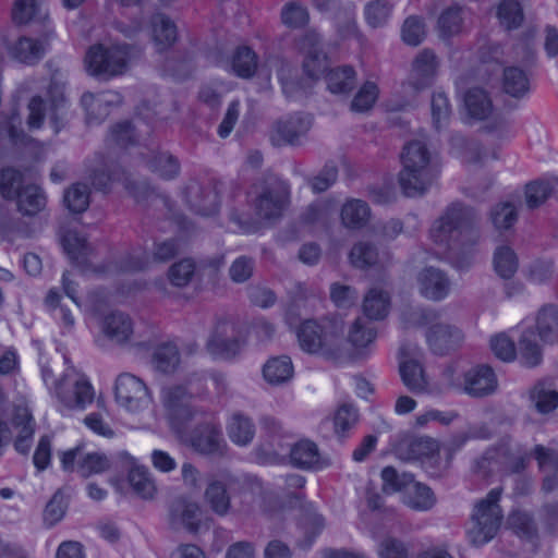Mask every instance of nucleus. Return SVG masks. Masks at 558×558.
I'll return each instance as SVG.
<instances>
[{"instance_id":"1","label":"nucleus","mask_w":558,"mask_h":558,"mask_svg":"<svg viewBox=\"0 0 558 558\" xmlns=\"http://www.w3.org/2000/svg\"><path fill=\"white\" fill-rule=\"evenodd\" d=\"M206 374H195L184 386H166L161 390V402L172 430L195 451L206 456H222L227 447L219 424L214 416L199 422L201 414L192 405L194 396L205 392Z\"/></svg>"},{"instance_id":"2","label":"nucleus","mask_w":558,"mask_h":558,"mask_svg":"<svg viewBox=\"0 0 558 558\" xmlns=\"http://www.w3.org/2000/svg\"><path fill=\"white\" fill-rule=\"evenodd\" d=\"M430 239L436 245L435 257L444 259L454 268H466L474 253L478 231L472 211L461 204L450 205L430 229Z\"/></svg>"},{"instance_id":"3","label":"nucleus","mask_w":558,"mask_h":558,"mask_svg":"<svg viewBox=\"0 0 558 558\" xmlns=\"http://www.w3.org/2000/svg\"><path fill=\"white\" fill-rule=\"evenodd\" d=\"M290 187L288 183L268 173L259 183H255L246 193L247 201L255 211V219L246 220L243 216L233 214L231 221L235 225L234 231L244 234L259 232L264 223H268L281 216L288 204Z\"/></svg>"},{"instance_id":"4","label":"nucleus","mask_w":558,"mask_h":558,"mask_svg":"<svg viewBox=\"0 0 558 558\" xmlns=\"http://www.w3.org/2000/svg\"><path fill=\"white\" fill-rule=\"evenodd\" d=\"M402 170L399 184L404 195L414 197L425 193L438 179L440 165L422 141H412L401 154Z\"/></svg>"},{"instance_id":"5","label":"nucleus","mask_w":558,"mask_h":558,"mask_svg":"<svg viewBox=\"0 0 558 558\" xmlns=\"http://www.w3.org/2000/svg\"><path fill=\"white\" fill-rule=\"evenodd\" d=\"M518 345L524 363L537 365L542 360V349L538 339L544 343L558 341V307L543 306L535 318L526 317L521 320L515 331Z\"/></svg>"},{"instance_id":"6","label":"nucleus","mask_w":558,"mask_h":558,"mask_svg":"<svg viewBox=\"0 0 558 558\" xmlns=\"http://www.w3.org/2000/svg\"><path fill=\"white\" fill-rule=\"evenodd\" d=\"M41 378L50 395L68 410H85L94 402V386L89 378L73 365H66L59 379L49 366L43 365Z\"/></svg>"},{"instance_id":"7","label":"nucleus","mask_w":558,"mask_h":558,"mask_svg":"<svg viewBox=\"0 0 558 558\" xmlns=\"http://www.w3.org/2000/svg\"><path fill=\"white\" fill-rule=\"evenodd\" d=\"M159 109H151L149 105L143 104L137 108V112L132 121H125L116 124L109 134V142L121 148L133 149L144 147L153 151V147L146 144L144 135H149L157 126L158 120L168 119L165 113L163 105H158Z\"/></svg>"},{"instance_id":"8","label":"nucleus","mask_w":558,"mask_h":558,"mask_svg":"<svg viewBox=\"0 0 558 558\" xmlns=\"http://www.w3.org/2000/svg\"><path fill=\"white\" fill-rule=\"evenodd\" d=\"M530 460L527 449L510 438L504 439L498 447L488 449L475 462L474 472L478 476L494 474H514L522 472Z\"/></svg>"},{"instance_id":"9","label":"nucleus","mask_w":558,"mask_h":558,"mask_svg":"<svg viewBox=\"0 0 558 558\" xmlns=\"http://www.w3.org/2000/svg\"><path fill=\"white\" fill-rule=\"evenodd\" d=\"M33 179L31 171L21 172L12 168L0 172V194L3 198L17 201V208L24 215H35L46 205L43 190L29 183Z\"/></svg>"},{"instance_id":"10","label":"nucleus","mask_w":558,"mask_h":558,"mask_svg":"<svg viewBox=\"0 0 558 558\" xmlns=\"http://www.w3.org/2000/svg\"><path fill=\"white\" fill-rule=\"evenodd\" d=\"M16 432L14 448L20 453H27L31 449L35 422L26 405H16L13 409L7 407L4 393L0 389V456L4 447Z\"/></svg>"},{"instance_id":"11","label":"nucleus","mask_w":558,"mask_h":558,"mask_svg":"<svg viewBox=\"0 0 558 558\" xmlns=\"http://www.w3.org/2000/svg\"><path fill=\"white\" fill-rule=\"evenodd\" d=\"M342 331V326L336 322L324 319L318 323L310 319L302 323L296 337L303 351L335 359L341 349Z\"/></svg>"},{"instance_id":"12","label":"nucleus","mask_w":558,"mask_h":558,"mask_svg":"<svg viewBox=\"0 0 558 558\" xmlns=\"http://www.w3.org/2000/svg\"><path fill=\"white\" fill-rule=\"evenodd\" d=\"M134 57L135 49L129 45H116L110 49L94 45L87 50L84 63L89 75L108 80L123 74Z\"/></svg>"},{"instance_id":"13","label":"nucleus","mask_w":558,"mask_h":558,"mask_svg":"<svg viewBox=\"0 0 558 558\" xmlns=\"http://www.w3.org/2000/svg\"><path fill=\"white\" fill-rule=\"evenodd\" d=\"M501 488H494L485 499L475 505L471 525L466 532L473 545L482 546L496 536L502 521V512L499 506Z\"/></svg>"},{"instance_id":"14","label":"nucleus","mask_w":558,"mask_h":558,"mask_svg":"<svg viewBox=\"0 0 558 558\" xmlns=\"http://www.w3.org/2000/svg\"><path fill=\"white\" fill-rule=\"evenodd\" d=\"M383 489L386 494L404 490L403 502L415 510H428L435 504L429 487L414 481L409 473L399 474L395 468L386 466L381 471Z\"/></svg>"},{"instance_id":"15","label":"nucleus","mask_w":558,"mask_h":558,"mask_svg":"<svg viewBox=\"0 0 558 558\" xmlns=\"http://www.w3.org/2000/svg\"><path fill=\"white\" fill-rule=\"evenodd\" d=\"M413 323L428 327L426 333L427 343L436 354H445L462 339L461 330L445 324L440 315L432 310H416L411 313Z\"/></svg>"},{"instance_id":"16","label":"nucleus","mask_w":558,"mask_h":558,"mask_svg":"<svg viewBox=\"0 0 558 558\" xmlns=\"http://www.w3.org/2000/svg\"><path fill=\"white\" fill-rule=\"evenodd\" d=\"M396 456L403 461L418 462L430 476L440 470V447L430 437H405L395 448Z\"/></svg>"},{"instance_id":"17","label":"nucleus","mask_w":558,"mask_h":558,"mask_svg":"<svg viewBox=\"0 0 558 558\" xmlns=\"http://www.w3.org/2000/svg\"><path fill=\"white\" fill-rule=\"evenodd\" d=\"M114 398L118 405L130 413H140L148 409L153 402L145 381L130 373H123L117 377Z\"/></svg>"},{"instance_id":"18","label":"nucleus","mask_w":558,"mask_h":558,"mask_svg":"<svg viewBox=\"0 0 558 558\" xmlns=\"http://www.w3.org/2000/svg\"><path fill=\"white\" fill-rule=\"evenodd\" d=\"M304 476L300 474H289L284 477L287 495L291 501L294 500L301 508L300 527L305 534V541L300 544L302 548H308L314 543L316 536L324 527V519L316 512L312 502H303V496L300 493H290L291 489H300L305 485Z\"/></svg>"},{"instance_id":"19","label":"nucleus","mask_w":558,"mask_h":558,"mask_svg":"<svg viewBox=\"0 0 558 558\" xmlns=\"http://www.w3.org/2000/svg\"><path fill=\"white\" fill-rule=\"evenodd\" d=\"M101 169L93 172L92 184L94 187L101 192L110 190L116 181H121L125 191L133 196L136 201L147 199L154 193L149 184L145 181L135 182L116 165L101 163Z\"/></svg>"},{"instance_id":"20","label":"nucleus","mask_w":558,"mask_h":558,"mask_svg":"<svg viewBox=\"0 0 558 558\" xmlns=\"http://www.w3.org/2000/svg\"><path fill=\"white\" fill-rule=\"evenodd\" d=\"M62 248L69 257L71 264L77 268L82 275L106 274L112 271L110 267H93V250L84 236L74 231H65L60 234Z\"/></svg>"},{"instance_id":"21","label":"nucleus","mask_w":558,"mask_h":558,"mask_svg":"<svg viewBox=\"0 0 558 558\" xmlns=\"http://www.w3.org/2000/svg\"><path fill=\"white\" fill-rule=\"evenodd\" d=\"M229 332L235 333L234 324L228 319L218 320L207 342V351L214 359L231 360L243 349L244 341L238 337L229 339Z\"/></svg>"},{"instance_id":"22","label":"nucleus","mask_w":558,"mask_h":558,"mask_svg":"<svg viewBox=\"0 0 558 558\" xmlns=\"http://www.w3.org/2000/svg\"><path fill=\"white\" fill-rule=\"evenodd\" d=\"M439 61L433 50H422L413 60L408 81L403 84L404 92L416 94L430 85L436 75Z\"/></svg>"},{"instance_id":"23","label":"nucleus","mask_w":558,"mask_h":558,"mask_svg":"<svg viewBox=\"0 0 558 558\" xmlns=\"http://www.w3.org/2000/svg\"><path fill=\"white\" fill-rule=\"evenodd\" d=\"M122 102V96L118 92L107 90L98 94L85 93L81 104L86 112L88 124L100 123L109 114L112 107Z\"/></svg>"},{"instance_id":"24","label":"nucleus","mask_w":558,"mask_h":558,"mask_svg":"<svg viewBox=\"0 0 558 558\" xmlns=\"http://www.w3.org/2000/svg\"><path fill=\"white\" fill-rule=\"evenodd\" d=\"M319 43V36L314 32L307 33L299 43L300 51L305 54L304 72L312 82L325 74L328 66L327 58L320 51Z\"/></svg>"},{"instance_id":"25","label":"nucleus","mask_w":558,"mask_h":558,"mask_svg":"<svg viewBox=\"0 0 558 558\" xmlns=\"http://www.w3.org/2000/svg\"><path fill=\"white\" fill-rule=\"evenodd\" d=\"M185 203L197 215L211 216L218 211L219 196L217 186L203 187L198 182H191L183 194Z\"/></svg>"},{"instance_id":"26","label":"nucleus","mask_w":558,"mask_h":558,"mask_svg":"<svg viewBox=\"0 0 558 558\" xmlns=\"http://www.w3.org/2000/svg\"><path fill=\"white\" fill-rule=\"evenodd\" d=\"M312 125V118L305 113H295L276 123L271 140L276 145L296 144Z\"/></svg>"},{"instance_id":"27","label":"nucleus","mask_w":558,"mask_h":558,"mask_svg":"<svg viewBox=\"0 0 558 558\" xmlns=\"http://www.w3.org/2000/svg\"><path fill=\"white\" fill-rule=\"evenodd\" d=\"M400 375L404 386L414 393H433L434 388L415 359L408 357L405 347L400 348Z\"/></svg>"},{"instance_id":"28","label":"nucleus","mask_w":558,"mask_h":558,"mask_svg":"<svg viewBox=\"0 0 558 558\" xmlns=\"http://www.w3.org/2000/svg\"><path fill=\"white\" fill-rule=\"evenodd\" d=\"M351 264L360 269H374L379 275L384 274L390 263L388 251H378L364 242L356 243L349 255Z\"/></svg>"},{"instance_id":"29","label":"nucleus","mask_w":558,"mask_h":558,"mask_svg":"<svg viewBox=\"0 0 558 558\" xmlns=\"http://www.w3.org/2000/svg\"><path fill=\"white\" fill-rule=\"evenodd\" d=\"M497 378L494 371L486 365L471 368L464 375L463 391L472 397H483L495 391Z\"/></svg>"},{"instance_id":"30","label":"nucleus","mask_w":558,"mask_h":558,"mask_svg":"<svg viewBox=\"0 0 558 558\" xmlns=\"http://www.w3.org/2000/svg\"><path fill=\"white\" fill-rule=\"evenodd\" d=\"M418 288L423 296L439 301L445 299L450 290V281L445 272L428 267L418 275Z\"/></svg>"},{"instance_id":"31","label":"nucleus","mask_w":558,"mask_h":558,"mask_svg":"<svg viewBox=\"0 0 558 558\" xmlns=\"http://www.w3.org/2000/svg\"><path fill=\"white\" fill-rule=\"evenodd\" d=\"M101 330L111 341L125 343L133 335V322L124 313L112 312L102 319Z\"/></svg>"},{"instance_id":"32","label":"nucleus","mask_w":558,"mask_h":558,"mask_svg":"<svg viewBox=\"0 0 558 558\" xmlns=\"http://www.w3.org/2000/svg\"><path fill=\"white\" fill-rule=\"evenodd\" d=\"M290 459L293 465L305 470H319L325 465L316 444L307 439L292 446Z\"/></svg>"},{"instance_id":"33","label":"nucleus","mask_w":558,"mask_h":558,"mask_svg":"<svg viewBox=\"0 0 558 558\" xmlns=\"http://www.w3.org/2000/svg\"><path fill=\"white\" fill-rule=\"evenodd\" d=\"M217 64L230 69L235 75L242 78H248L254 75L257 69V56L248 47H239L230 61L222 58L217 59Z\"/></svg>"},{"instance_id":"34","label":"nucleus","mask_w":558,"mask_h":558,"mask_svg":"<svg viewBox=\"0 0 558 558\" xmlns=\"http://www.w3.org/2000/svg\"><path fill=\"white\" fill-rule=\"evenodd\" d=\"M150 33L158 52L169 49L178 37L175 24L162 14H156L150 21Z\"/></svg>"},{"instance_id":"35","label":"nucleus","mask_w":558,"mask_h":558,"mask_svg":"<svg viewBox=\"0 0 558 558\" xmlns=\"http://www.w3.org/2000/svg\"><path fill=\"white\" fill-rule=\"evenodd\" d=\"M174 523L182 524L187 531L196 533L203 526L208 527L207 517L196 504L180 502L172 510Z\"/></svg>"},{"instance_id":"36","label":"nucleus","mask_w":558,"mask_h":558,"mask_svg":"<svg viewBox=\"0 0 558 558\" xmlns=\"http://www.w3.org/2000/svg\"><path fill=\"white\" fill-rule=\"evenodd\" d=\"M155 371L162 374L173 373L180 363V354L177 343L167 341L154 348L150 359Z\"/></svg>"},{"instance_id":"37","label":"nucleus","mask_w":558,"mask_h":558,"mask_svg":"<svg viewBox=\"0 0 558 558\" xmlns=\"http://www.w3.org/2000/svg\"><path fill=\"white\" fill-rule=\"evenodd\" d=\"M227 434L234 445L244 447L253 440L255 425L248 416L235 412L227 422Z\"/></svg>"},{"instance_id":"38","label":"nucleus","mask_w":558,"mask_h":558,"mask_svg":"<svg viewBox=\"0 0 558 558\" xmlns=\"http://www.w3.org/2000/svg\"><path fill=\"white\" fill-rule=\"evenodd\" d=\"M45 51L46 45L43 40H34L28 37H22L9 47L10 56L14 60L26 64H33L40 60Z\"/></svg>"},{"instance_id":"39","label":"nucleus","mask_w":558,"mask_h":558,"mask_svg":"<svg viewBox=\"0 0 558 558\" xmlns=\"http://www.w3.org/2000/svg\"><path fill=\"white\" fill-rule=\"evenodd\" d=\"M377 331L374 326L365 318H357L349 331V341L356 354L366 353L367 349L374 343Z\"/></svg>"},{"instance_id":"40","label":"nucleus","mask_w":558,"mask_h":558,"mask_svg":"<svg viewBox=\"0 0 558 558\" xmlns=\"http://www.w3.org/2000/svg\"><path fill=\"white\" fill-rule=\"evenodd\" d=\"M0 137L8 138L13 146L25 149L37 145L35 141L24 133L22 129V118L15 110H13L10 117L0 125Z\"/></svg>"},{"instance_id":"41","label":"nucleus","mask_w":558,"mask_h":558,"mask_svg":"<svg viewBox=\"0 0 558 558\" xmlns=\"http://www.w3.org/2000/svg\"><path fill=\"white\" fill-rule=\"evenodd\" d=\"M501 87L507 95L522 98L530 92L529 75L519 66H508L504 70Z\"/></svg>"},{"instance_id":"42","label":"nucleus","mask_w":558,"mask_h":558,"mask_svg":"<svg viewBox=\"0 0 558 558\" xmlns=\"http://www.w3.org/2000/svg\"><path fill=\"white\" fill-rule=\"evenodd\" d=\"M463 101L468 114L474 120H484L493 112L492 100L482 88H470Z\"/></svg>"},{"instance_id":"43","label":"nucleus","mask_w":558,"mask_h":558,"mask_svg":"<svg viewBox=\"0 0 558 558\" xmlns=\"http://www.w3.org/2000/svg\"><path fill=\"white\" fill-rule=\"evenodd\" d=\"M371 216L368 205L361 199L348 201L341 209V221L348 229L357 230L365 226Z\"/></svg>"},{"instance_id":"44","label":"nucleus","mask_w":558,"mask_h":558,"mask_svg":"<svg viewBox=\"0 0 558 558\" xmlns=\"http://www.w3.org/2000/svg\"><path fill=\"white\" fill-rule=\"evenodd\" d=\"M294 373L292 361L287 355L269 359L263 368L264 378L271 385H279L292 378Z\"/></svg>"},{"instance_id":"45","label":"nucleus","mask_w":558,"mask_h":558,"mask_svg":"<svg viewBox=\"0 0 558 558\" xmlns=\"http://www.w3.org/2000/svg\"><path fill=\"white\" fill-rule=\"evenodd\" d=\"M389 307L390 298L387 292L376 288L368 290L363 301V312L368 319H384L389 312Z\"/></svg>"},{"instance_id":"46","label":"nucleus","mask_w":558,"mask_h":558,"mask_svg":"<svg viewBox=\"0 0 558 558\" xmlns=\"http://www.w3.org/2000/svg\"><path fill=\"white\" fill-rule=\"evenodd\" d=\"M463 25V10L452 5L441 12L437 21V29L441 39H449L461 33Z\"/></svg>"},{"instance_id":"47","label":"nucleus","mask_w":558,"mask_h":558,"mask_svg":"<svg viewBox=\"0 0 558 558\" xmlns=\"http://www.w3.org/2000/svg\"><path fill=\"white\" fill-rule=\"evenodd\" d=\"M49 119L54 133H59L63 126V119L66 112V100L63 86L51 84L49 92Z\"/></svg>"},{"instance_id":"48","label":"nucleus","mask_w":558,"mask_h":558,"mask_svg":"<svg viewBox=\"0 0 558 558\" xmlns=\"http://www.w3.org/2000/svg\"><path fill=\"white\" fill-rule=\"evenodd\" d=\"M532 402L539 413H548L558 407V392L547 380L537 383L530 395Z\"/></svg>"},{"instance_id":"49","label":"nucleus","mask_w":558,"mask_h":558,"mask_svg":"<svg viewBox=\"0 0 558 558\" xmlns=\"http://www.w3.org/2000/svg\"><path fill=\"white\" fill-rule=\"evenodd\" d=\"M129 483L141 498H151L156 493L155 483L146 466L133 464L129 473Z\"/></svg>"},{"instance_id":"50","label":"nucleus","mask_w":558,"mask_h":558,"mask_svg":"<svg viewBox=\"0 0 558 558\" xmlns=\"http://www.w3.org/2000/svg\"><path fill=\"white\" fill-rule=\"evenodd\" d=\"M326 81L332 94H347L355 84V71L349 65L337 68L326 74Z\"/></svg>"},{"instance_id":"51","label":"nucleus","mask_w":558,"mask_h":558,"mask_svg":"<svg viewBox=\"0 0 558 558\" xmlns=\"http://www.w3.org/2000/svg\"><path fill=\"white\" fill-rule=\"evenodd\" d=\"M62 295L57 289H50L47 293L45 305L51 316L65 329L71 330L74 326L72 312L61 304Z\"/></svg>"},{"instance_id":"52","label":"nucleus","mask_w":558,"mask_h":558,"mask_svg":"<svg viewBox=\"0 0 558 558\" xmlns=\"http://www.w3.org/2000/svg\"><path fill=\"white\" fill-rule=\"evenodd\" d=\"M558 178L531 182L525 187L526 204L530 208L538 207L550 193L557 192Z\"/></svg>"},{"instance_id":"53","label":"nucleus","mask_w":558,"mask_h":558,"mask_svg":"<svg viewBox=\"0 0 558 558\" xmlns=\"http://www.w3.org/2000/svg\"><path fill=\"white\" fill-rule=\"evenodd\" d=\"M45 19L46 13H41L37 0H15L12 8V20L15 24L23 25Z\"/></svg>"},{"instance_id":"54","label":"nucleus","mask_w":558,"mask_h":558,"mask_svg":"<svg viewBox=\"0 0 558 558\" xmlns=\"http://www.w3.org/2000/svg\"><path fill=\"white\" fill-rule=\"evenodd\" d=\"M497 16L505 28H518L523 21V11L519 0H502L497 8Z\"/></svg>"},{"instance_id":"55","label":"nucleus","mask_w":558,"mask_h":558,"mask_svg":"<svg viewBox=\"0 0 558 558\" xmlns=\"http://www.w3.org/2000/svg\"><path fill=\"white\" fill-rule=\"evenodd\" d=\"M494 268L501 278H511L518 269V258L509 246H499L494 254Z\"/></svg>"},{"instance_id":"56","label":"nucleus","mask_w":558,"mask_h":558,"mask_svg":"<svg viewBox=\"0 0 558 558\" xmlns=\"http://www.w3.org/2000/svg\"><path fill=\"white\" fill-rule=\"evenodd\" d=\"M148 168L165 179H171L179 173L178 160L166 153H155L154 156L147 160Z\"/></svg>"},{"instance_id":"57","label":"nucleus","mask_w":558,"mask_h":558,"mask_svg":"<svg viewBox=\"0 0 558 558\" xmlns=\"http://www.w3.org/2000/svg\"><path fill=\"white\" fill-rule=\"evenodd\" d=\"M66 208L72 213H83L89 204V191L86 185L73 184L63 196Z\"/></svg>"},{"instance_id":"58","label":"nucleus","mask_w":558,"mask_h":558,"mask_svg":"<svg viewBox=\"0 0 558 558\" xmlns=\"http://www.w3.org/2000/svg\"><path fill=\"white\" fill-rule=\"evenodd\" d=\"M205 497L211 509L218 514H226L230 507L229 496L225 485L211 482L205 493Z\"/></svg>"},{"instance_id":"59","label":"nucleus","mask_w":558,"mask_h":558,"mask_svg":"<svg viewBox=\"0 0 558 558\" xmlns=\"http://www.w3.org/2000/svg\"><path fill=\"white\" fill-rule=\"evenodd\" d=\"M110 466L108 458L99 452L86 453L77 465V472L84 476H90L106 471Z\"/></svg>"},{"instance_id":"60","label":"nucleus","mask_w":558,"mask_h":558,"mask_svg":"<svg viewBox=\"0 0 558 558\" xmlns=\"http://www.w3.org/2000/svg\"><path fill=\"white\" fill-rule=\"evenodd\" d=\"M426 35V26L423 19L418 16L408 17L402 26L401 36L405 44L417 46Z\"/></svg>"},{"instance_id":"61","label":"nucleus","mask_w":558,"mask_h":558,"mask_svg":"<svg viewBox=\"0 0 558 558\" xmlns=\"http://www.w3.org/2000/svg\"><path fill=\"white\" fill-rule=\"evenodd\" d=\"M378 98V87L375 83L366 82L352 100L351 109L355 112L369 110Z\"/></svg>"},{"instance_id":"62","label":"nucleus","mask_w":558,"mask_h":558,"mask_svg":"<svg viewBox=\"0 0 558 558\" xmlns=\"http://www.w3.org/2000/svg\"><path fill=\"white\" fill-rule=\"evenodd\" d=\"M508 524L521 538L530 539L535 533V525L526 512L513 510L508 518Z\"/></svg>"},{"instance_id":"63","label":"nucleus","mask_w":558,"mask_h":558,"mask_svg":"<svg viewBox=\"0 0 558 558\" xmlns=\"http://www.w3.org/2000/svg\"><path fill=\"white\" fill-rule=\"evenodd\" d=\"M337 209V204L333 199H319L313 203L303 216L306 223H314L318 221H326L328 217Z\"/></svg>"},{"instance_id":"64","label":"nucleus","mask_w":558,"mask_h":558,"mask_svg":"<svg viewBox=\"0 0 558 558\" xmlns=\"http://www.w3.org/2000/svg\"><path fill=\"white\" fill-rule=\"evenodd\" d=\"M391 12L390 5L384 0H376L365 7V20L371 27H379L386 23Z\"/></svg>"}]
</instances>
